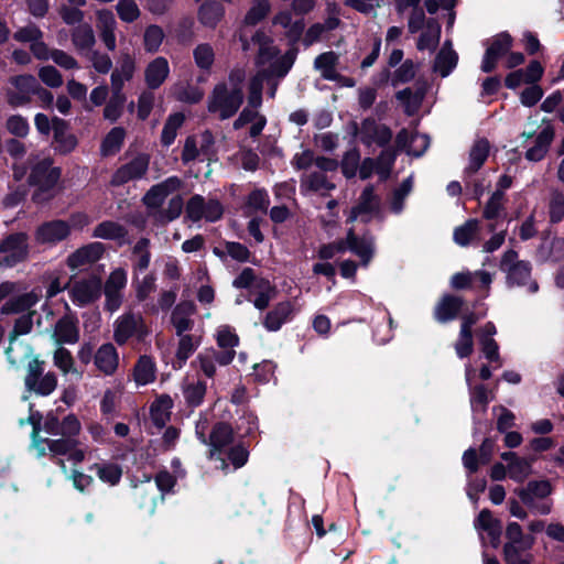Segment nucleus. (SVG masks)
Returning <instances> with one entry per match:
<instances>
[{"label":"nucleus","mask_w":564,"mask_h":564,"mask_svg":"<svg viewBox=\"0 0 564 564\" xmlns=\"http://www.w3.org/2000/svg\"><path fill=\"white\" fill-rule=\"evenodd\" d=\"M246 70L235 67L230 70L227 80L217 83L207 99V109L219 120L235 116L241 107L245 93Z\"/></svg>","instance_id":"nucleus-1"},{"label":"nucleus","mask_w":564,"mask_h":564,"mask_svg":"<svg viewBox=\"0 0 564 564\" xmlns=\"http://www.w3.org/2000/svg\"><path fill=\"white\" fill-rule=\"evenodd\" d=\"M59 170L52 166L50 159H43L32 166L29 184L36 187L33 199L42 203L52 197V189L59 178Z\"/></svg>","instance_id":"nucleus-2"},{"label":"nucleus","mask_w":564,"mask_h":564,"mask_svg":"<svg viewBox=\"0 0 564 564\" xmlns=\"http://www.w3.org/2000/svg\"><path fill=\"white\" fill-rule=\"evenodd\" d=\"M500 269L507 273L509 284L527 285L531 293L539 290L535 281H530L531 264L528 261L519 260L514 250H507L500 261Z\"/></svg>","instance_id":"nucleus-3"},{"label":"nucleus","mask_w":564,"mask_h":564,"mask_svg":"<svg viewBox=\"0 0 564 564\" xmlns=\"http://www.w3.org/2000/svg\"><path fill=\"white\" fill-rule=\"evenodd\" d=\"M7 102L11 107H21L31 102L37 90V80L33 75L22 74L12 76L3 89Z\"/></svg>","instance_id":"nucleus-4"},{"label":"nucleus","mask_w":564,"mask_h":564,"mask_svg":"<svg viewBox=\"0 0 564 564\" xmlns=\"http://www.w3.org/2000/svg\"><path fill=\"white\" fill-rule=\"evenodd\" d=\"M186 218L193 223L206 220L214 223L219 220L224 214L221 203L216 198H205L202 195H193L185 206Z\"/></svg>","instance_id":"nucleus-5"},{"label":"nucleus","mask_w":564,"mask_h":564,"mask_svg":"<svg viewBox=\"0 0 564 564\" xmlns=\"http://www.w3.org/2000/svg\"><path fill=\"white\" fill-rule=\"evenodd\" d=\"M264 74L257 73L249 82L248 86V106L242 109L238 118L234 121V129L238 130L247 123H252L261 115L258 109L262 105V89H263Z\"/></svg>","instance_id":"nucleus-6"},{"label":"nucleus","mask_w":564,"mask_h":564,"mask_svg":"<svg viewBox=\"0 0 564 564\" xmlns=\"http://www.w3.org/2000/svg\"><path fill=\"white\" fill-rule=\"evenodd\" d=\"M207 425V420L200 419L196 424V434L203 444L210 446V458H214L216 454L221 453L225 447L232 443L234 431L228 424L219 422L215 424L209 440H207L205 435Z\"/></svg>","instance_id":"nucleus-7"},{"label":"nucleus","mask_w":564,"mask_h":564,"mask_svg":"<svg viewBox=\"0 0 564 564\" xmlns=\"http://www.w3.org/2000/svg\"><path fill=\"white\" fill-rule=\"evenodd\" d=\"M44 361L33 360L25 373L24 386L28 391L39 395H48L57 387V377L54 372L44 373Z\"/></svg>","instance_id":"nucleus-8"},{"label":"nucleus","mask_w":564,"mask_h":564,"mask_svg":"<svg viewBox=\"0 0 564 564\" xmlns=\"http://www.w3.org/2000/svg\"><path fill=\"white\" fill-rule=\"evenodd\" d=\"M44 361L33 360L25 373L24 386L28 391L39 395H48L57 387V377L54 372L44 373Z\"/></svg>","instance_id":"nucleus-9"},{"label":"nucleus","mask_w":564,"mask_h":564,"mask_svg":"<svg viewBox=\"0 0 564 564\" xmlns=\"http://www.w3.org/2000/svg\"><path fill=\"white\" fill-rule=\"evenodd\" d=\"M147 335L148 328L140 314L127 312L115 321L113 340L118 345H124L133 336H137L139 339H142Z\"/></svg>","instance_id":"nucleus-10"},{"label":"nucleus","mask_w":564,"mask_h":564,"mask_svg":"<svg viewBox=\"0 0 564 564\" xmlns=\"http://www.w3.org/2000/svg\"><path fill=\"white\" fill-rule=\"evenodd\" d=\"M1 263L12 268L29 257L28 236L23 232L11 234L0 242Z\"/></svg>","instance_id":"nucleus-11"},{"label":"nucleus","mask_w":564,"mask_h":564,"mask_svg":"<svg viewBox=\"0 0 564 564\" xmlns=\"http://www.w3.org/2000/svg\"><path fill=\"white\" fill-rule=\"evenodd\" d=\"M127 282L128 276L124 269L117 268L110 272L104 285L105 310L113 313L120 308Z\"/></svg>","instance_id":"nucleus-12"},{"label":"nucleus","mask_w":564,"mask_h":564,"mask_svg":"<svg viewBox=\"0 0 564 564\" xmlns=\"http://www.w3.org/2000/svg\"><path fill=\"white\" fill-rule=\"evenodd\" d=\"M150 158L147 154H139L131 161L121 165L112 175L111 184L119 186L130 181L142 178L149 169Z\"/></svg>","instance_id":"nucleus-13"},{"label":"nucleus","mask_w":564,"mask_h":564,"mask_svg":"<svg viewBox=\"0 0 564 564\" xmlns=\"http://www.w3.org/2000/svg\"><path fill=\"white\" fill-rule=\"evenodd\" d=\"M100 293L101 281L96 276L75 281L69 289L70 299L78 306L93 303L100 296Z\"/></svg>","instance_id":"nucleus-14"},{"label":"nucleus","mask_w":564,"mask_h":564,"mask_svg":"<svg viewBox=\"0 0 564 564\" xmlns=\"http://www.w3.org/2000/svg\"><path fill=\"white\" fill-rule=\"evenodd\" d=\"M232 361L231 351H217L215 349H205L200 351L192 366L195 367L207 378L216 375V362L220 366H227Z\"/></svg>","instance_id":"nucleus-15"},{"label":"nucleus","mask_w":564,"mask_h":564,"mask_svg":"<svg viewBox=\"0 0 564 564\" xmlns=\"http://www.w3.org/2000/svg\"><path fill=\"white\" fill-rule=\"evenodd\" d=\"M47 451L52 456L68 455V459L74 464H79L85 459L86 449L79 447V442L75 438L63 436L62 438L47 440Z\"/></svg>","instance_id":"nucleus-16"},{"label":"nucleus","mask_w":564,"mask_h":564,"mask_svg":"<svg viewBox=\"0 0 564 564\" xmlns=\"http://www.w3.org/2000/svg\"><path fill=\"white\" fill-rule=\"evenodd\" d=\"M52 339L57 345L76 344L79 340L78 319L72 314L62 316L54 325Z\"/></svg>","instance_id":"nucleus-17"},{"label":"nucleus","mask_w":564,"mask_h":564,"mask_svg":"<svg viewBox=\"0 0 564 564\" xmlns=\"http://www.w3.org/2000/svg\"><path fill=\"white\" fill-rule=\"evenodd\" d=\"M104 252L105 246L101 242H91L70 253L66 263L72 270L82 269L98 261Z\"/></svg>","instance_id":"nucleus-18"},{"label":"nucleus","mask_w":564,"mask_h":564,"mask_svg":"<svg viewBox=\"0 0 564 564\" xmlns=\"http://www.w3.org/2000/svg\"><path fill=\"white\" fill-rule=\"evenodd\" d=\"M181 186L182 181L177 176H171L148 191L143 198L144 204L150 208H159L165 198Z\"/></svg>","instance_id":"nucleus-19"},{"label":"nucleus","mask_w":564,"mask_h":564,"mask_svg":"<svg viewBox=\"0 0 564 564\" xmlns=\"http://www.w3.org/2000/svg\"><path fill=\"white\" fill-rule=\"evenodd\" d=\"M554 137L555 131L553 126L549 120L544 119L542 121V129L536 135L534 145L525 152V159L531 162H539L543 160L554 140Z\"/></svg>","instance_id":"nucleus-20"},{"label":"nucleus","mask_w":564,"mask_h":564,"mask_svg":"<svg viewBox=\"0 0 564 564\" xmlns=\"http://www.w3.org/2000/svg\"><path fill=\"white\" fill-rule=\"evenodd\" d=\"M97 30L106 48L113 52L117 47L116 29L117 21L113 13L108 9H100L96 12Z\"/></svg>","instance_id":"nucleus-21"},{"label":"nucleus","mask_w":564,"mask_h":564,"mask_svg":"<svg viewBox=\"0 0 564 564\" xmlns=\"http://www.w3.org/2000/svg\"><path fill=\"white\" fill-rule=\"evenodd\" d=\"M70 234L68 223L64 220H52L41 225L35 234L40 243L55 245L66 239Z\"/></svg>","instance_id":"nucleus-22"},{"label":"nucleus","mask_w":564,"mask_h":564,"mask_svg":"<svg viewBox=\"0 0 564 564\" xmlns=\"http://www.w3.org/2000/svg\"><path fill=\"white\" fill-rule=\"evenodd\" d=\"M360 141L367 145L377 143L378 145H386L392 138L391 130L384 124H378L372 119L362 121L359 130Z\"/></svg>","instance_id":"nucleus-23"},{"label":"nucleus","mask_w":564,"mask_h":564,"mask_svg":"<svg viewBox=\"0 0 564 564\" xmlns=\"http://www.w3.org/2000/svg\"><path fill=\"white\" fill-rule=\"evenodd\" d=\"M475 529L485 532L494 547L500 544L502 525L499 519L495 518L490 510L482 509L474 521Z\"/></svg>","instance_id":"nucleus-24"},{"label":"nucleus","mask_w":564,"mask_h":564,"mask_svg":"<svg viewBox=\"0 0 564 564\" xmlns=\"http://www.w3.org/2000/svg\"><path fill=\"white\" fill-rule=\"evenodd\" d=\"M118 65L111 72V87L123 89L124 83L132 79L135 72V58L129 51H121Z\"/></svg>","instance_id":"nucleus-25"},{"label":"nucleus","mask_w":564,"mask_h":564,"mask_svg":"<svg viewBox=\"0 0 564 564\" xmlns=\"http://www.w3.org/2000/svg\"><path fill=\"white\" fill-rule=\"evenodd\" d=\"M170 75V64L163 56L149 62L144 68V82L149 89L161 87Z\"/></svg>","instance_id":"nucleus-26"},{"label":"nucleus","mask_w":564,"mask_h":564,"mask_svg":"<svg viewBox=\"0 0 564 564\" xmlns=\"http://www.w3.org/2000/svg\"><path fill=\"white\" fill-rule=\"evenodd\" d=\"M380 206V199L375 194L373 186L369 185L362 191L358 204L351 208L348 217L349 221H355L360 216H366V221L369 220L370 216L378 212Z\"/></svg>","instance_id":"nucleus-27"},{"label":"nucleus","mask_w":564,"mask_h":564,"mask_svg":"<svg viewBox=\"0 0 564 564\" xmlns=\"http://www.w3.org/2000/svg\"><path fill=\"white\" fill-rule=\"evenodd\" d=\"M94 364L105 376H112L119 367L116 347L110 343L102 344L94 355Z\"/></svg>","instance_id":"nucleus-28"},{"label":"nucleus","mask_w":564,"mask_h":564,"mask_svg":"<svg viewBox=\"0 0 564 564\" xmlns=\"http://www.w3.org/2000/svg\"><path fill=\"white\" fill-rule=\"evenodd\" d=\"M41 291L32 290L9 299L1 307V314H25L40 301Z\"/></svg>","instance_id":"nucleus-29"},{"label":"nucleus","mask_w":564,"mask_h":564,"mask_svg":"<svg viewBox=\"0 0 564 564\" xmlns=\"http://www.w3.org/2000/svg\"><path fill=\"white\" fill-rule=\"evenodd\" d=\"M195 312L196 306L192 301H183L174 307L171 315V322L178 336L193 328L194 321L192 319V316Z\"/></svg>","instance_id":"nucleus-30"},{"label":"nucleus","mask_w":564,"mask_h":564,"mask_svg":"<svg viewBox=\"0 0 564 564\" xmlns=\"http://www.w3.org/2000/svg\"><path fill=\"white\" fill-rule=\"evenodd\" d=\"M395 144L398 149L405 150L411 155L420 156L429 147V138L425 134H412L406 129H402L395 138Z\"/></svg>","instance_id":"nucleus-31"},{"label":"nucleus","mask_w":564,"mask_h":564,"mask_svg":"<svg viewBox=\"0 0 564 564\" xmlns=\"http://www.w3.org/2000/svg\"><path fill=\"white\" fill-rule=\"evenodd\" d=\"M7 358L13 367H26L29 370L30 364L33 360H40L33 354V349L21 341L9 339V347L6 350Z\"/></svg>","instance_id":"nucleus-32"},{"label":"nucleus","mask_w":564,"mask_h":564,"mask_svg":"<svg viewBox=\"0 0 564 564\" xmlns=\"http://www.w3.org/2000/svg\"><path fill=\"white\" fill-rule=\"evenodd\" d=\"M273 24L284 29V34L292 44L300 40L305 26L303 19H293L291 12L286 10L274 15Z\"/></svg>","instance_id":"nucleus-33"},{"label":"nucleus","mask_w":564,"mask_h":564,"mask_svg":"<svg viewBox=\"0 0 564 564\" xmlns=\"http://www.w3.org/2000/svg\"><path fill=\"white\" fill-rule=\"evenodd\" d=\"M516 492L524 505L533 507L535 499H543L552 494V486L547 480H534Z\"/></svg>","instance_id":"nucleus-34"},{"label":"nucleus","mask_w":564,"mask_h":564,"mask_svg":"<svg viewBox=\"0 0 564 564\" xmlns=\"http://www.w3.org/2000/svg\"><path fill=\"white\" fill-rule=\"evenodd\" d=\"M70 40L73 46L82 56L94 50L96 44L95 32L87 23L74 28L70 32Z\"/></svg>","instance_id":"nucleus-35"},{"label":"nucleus","mask_w":564,"mask_h":564,"mask_svg":"<svg viewBox=\"0 0 564 564\" xmlns=\"http://www.w3.org/2000/svg\"><path fill=\"white\" fill-rule=\"evenodd\" d=\"M420 35L416 42V48L419 51H430L433 52L441 39V25L435 19H429L426 21L425 28L421 29Z\"/></svg>","instance_id":"nucleus-36"},{"label":"nucleus","mask_w":564,"mask_h":564,"mask_svg":"<svg viewBox=\"0 0 564 564\" xmlns=\"http://www.w3.org/2000/svg\"><path fill=\"white\" fill-rule=\"evenodd\" d=\"M339 63V55L333 51L319 54L314 59V68L321 74V77L326 80L339 78L337 66Z\"/></svg>","instance_id":"nucleus-37"},{"label":"nucleus","mask_w":564,"mask_h":564,"mask_svg":"<svg viewBox=\"0 0 564 564\" xmlns=\"http://www.w3.org/2000/svg\"><path fill=\"white\" fill-rule=\"evenodd\" d=\"M348 250L360 258L361 264L367 267L373 256V242L370 239L359 238L352 229L348 230Z\"/></svg>","instance_id":"nucleus-38"},{"label":"nucleus","mask_w":564,"mask_h":564,"mask_svg":"<svg viewBox=\"0 0 564 564\" xmlns=\"http://www.w3.org/2000/svg\"><path fill=\"white\" fill-rule=\"evenodd\" d=\"M463 304L464 301L462 297L453 295L443 296L435 307V318L441 323L454 319L460 311Z\"/></svg>","instance_id":"nucleus-39"},{"label":"nucleus","mask_w":564,"mask_h":564,"mask_svg":"<svg viewBox=\"0 0 564 564\" xmlns=\"http://www.w3.org/2000/svg\"><path fill=\"white\" fill-rule=\"evenodd\" d=\"M207 391L206 382L199 379H185L182 383V392L185 402L189 406H198L202 404Z\"/></svg>","instance_id":"nucleus-40"},{"label":"nucleus","mask_w":564,"mask_h":564,"mask_svg":"<svg viewBox=\"0 0 564 564\" xmlns=\"http://www.w3.org/2000/svg\"><path fill=\"white\" fill-rule=\"evenodd\" d=\"M252 42L258 45V63L265 64L273 61L278 54L279 50L273 44V40L265 34V32L258 30L252 35Z\"/></svg>","instance_id":"nucleus-41"},{"label":"nucleus","mask_w":564,"mask_h":564,"mask_svg":"<svg viewBox=\"0 0 564 564\" xmlns=\"http://www.w3.org/2000/svg\"><path fill=\"white\" fill-rule=\"evenodd\" d=\"M225 15V8L217 1H206L198 10L199 22L210 29H215Z\"/></svg>","instance_id":"nucleus-42"},{"label":"nucleus","mask_w":564,"mask_h":564,"mask_svg":"<svg viewBox=\"0 0 564 564\" xmlns=\"http://www.w3.org/2000/svg\"><path fill=\"white\" fill-rule=\"evenodd\" d=\"M291 314L292 304L288 301L281 302L265 315L263 325L269 332H276L290 318Z\"/></svg>","instance_id":"nucleus-43"},{"label":"nucleus","mask_w":564,"mask_h":564,"mask_svg":"<svg viewBox=\"0 0 564 564\" xmlns=\"http://www.w3.org/2000/svg\"><path fill=\"white\" fill-rule=\"evenodd\" d=\"M173 400L167 394L158 397L150 406V414L158 427H163L171 416Z\"/></svg>","instance_id":"nucleus-44"},{"label":"nucleus","mask_w":564,"mask_h":564,"mask_svg":"<svg viewBox=\"0 0 564 564\" xmlns=\"http://www.w3.org/2000/svg\"><path fill=\"white\" fill-rule=\"evenodd\" d=\"M457 64V54L452 48V43L446 41L436 55L434 70L443 77L447 76Z\"/></svg>","instance_id":"nucleus-45"},{"label":"nucleus","mask_w":564,"mask_h":564,"mask_svg":"<svg viewBox=\"0 0 564 564\" xmlns=\"http://www.w3.org/2000/svg\"><path fill=\"white\" fill-rule=\"evenodd\" d=\"M133 380L137 386H145L155 380V364L148 357L142 356L133 368Z\"/></svg>","instance_id":"nucleus-46"},{"label":"nucleus","mask_w":564,"mask_h":564,"mask_svg":"<svg viewBox=\"0 0 564 564\" xmlns=\"http://www.w3.org/2000/svg\"><path fill=\"white\" fill-rule=\"evenodd\" d=\"M301 188L305 191L326 193L335 188V184L328 181L322 172H312L301 178Z\"/></svg>","instance_id":"nucleus-47"},{"label":"nucleus","mask_w":564,"mask_h":564,"mask_svg":"<svg viewBox=\"0 0 564 564\" xmlns=\"http://www.w3.org/2000/svg\"><path fill=\"white\" fill-rule=\"evenodd\" d=\"M215 50L209 43L197 44L193 50L195 65L203 72L209 74L215 63Z\"/></svg>","instance_id":"nucleus-48"},{"label":"nucleus","mask_w":564,"mask_h":564,"mask_svg":"<svg viewBox=\"0 0 564 564\" xmlns=\"http://www.w3.org/2000/svg\"><path fill=\"white\" fill-rule=\"evenodd\" d=\"M489 142L486 139L477 140L470 149L468 173H476L485 163L489 154Z\"/></svg>","instance_id":"nucleus-49"},{"label":"nucleus","mask_w":564,"mask_h":564,"mask_svg":"<svg viewBox=\"0 0 564 564\" xmlns=\"http://www.w3.org/2000/svg\"><path fill=\"white\" fill-rule=\"evenodd\" d=\"M150 240L148 238H141L132 248L133 271L147 270L150 265Z\"/></svg>","instance_id":"nucleus-50"},{"label":"nucleus","mask_w":564,"mask_h":564,"mask_svg":"<svg viewBox=\"0 0 564 564\" xmlns=\"http://www.w3.org/2000/svg\"><path fill=\"white\" fill-rule=\"evenodd\" d=\"M297 55L296 48L289 50L284 55L280 57H275L269 68V73H264V78L267 76H276V77H284L289 70L292 68L295 58ZM263 74V72H261Z\"/></svg>","instance_id":"nucleus-51"},{"label":"nucleus","mask_w":564,"mask_h":564,"mask_svg":"<svg viewBox=\"0 0 564 564\" xmlns=\"http://www.w3.org/2000/svg\"><path fill=\"white\" fill-rule=\"evenodd\" d=\"M126 96L121 88L111 87V97L104 109V118L113 122L117 121L123 110Z\"/></svg>","instance_id":"nucleus-52"},{"label":"nucleus","mask_w":564,"mask_h":564,"mask_svg":"<svg viewBox=\"0 0 564 564\" xmlns=\"http://www.w3.org/2000/svg\"><path fill=\"white\" fill-rule=\"evenodd\" d=\"M126 138V130L121 127L112 128L102 140L100 152L104 156L116 154Z\"/></svg>","instance_id":"nucleus-53"},{"label":"nucleus","mask_w":564,"mask_h":564,"mask_svg":"<svg viewBox=\"0 0 564 564\" xmlns=\"http://www.w3.org/2000/svg\"><path fill=\"white\" fill-rule=\"evenodd\" d=\"M215 338L221 351H231L234 359L236 356L235 348L239 345V337L235 329L228 325H221L217 328Z\"/></svg>","instance_id":"nucleus-54"},{"label":"nucleus","mask_w":564,"mask_h":564,"mask_svg":"<svg viewBox=\"0 0 564 564\" xmlns=\"http://www.w3.org/2000/svg\"><path fill=\"white\" fill-rule=\"evenodd\" d=\"M251 294L256 296L253 300L254 307L262 311L269 306L270 301L275 296V289L268 280L260 279Z\"/></svg>","instance_id":"nucleus-55"},{"label":"nucleus","mask_w":564,"mask_h":564,"mask_svg":"<svg viewBox=\"0 0 564 564\" xmlns=\"http://www.w3.org/2000/svg\"><path fill=\"white\" fill-rule=\"evenodd\" d=\"M90 469L96 471V475L101 481L110 486L117 485L122 476L121 467L113 463L94 464Z\"/></svg>","instance_id":"nucleus-56"},{"label":"nucleus","mask_w":564,"mask_h":564,"mask_svg":"<svg viewBox=\"0 0 564 564\" xmlns=\"http://www.w3.org/2000/svg\"><path fill=\"white\" fill-rule=\"evenodd\" d=\"M505 209V193L502 191H495L486 203L482 216L487 220L497 221Z\"/></svg>","instance_id":"nucleus-57"},{"label":"nucleus","mask_w":564,"mask_h":564,"mask_svg":"<svg viewBox=\"0 0 564 564\" xmlns=\"http://www.w3.org/2000/svg\"><path fill=\"white\" fill-rule=\"evenodd\" d=\"M184 120L185 117L181 112H176L169 116L161 133V142L165 147H169L174 142L177 131L183 126Z\"/></svg>","instance_id":"nucleus-58"},{"label":"nucleus","mask_w":564,"mask_h":564,"mask_svg":"<svg viewBox=\"0 0 564 564\" xmlns=\"http://www.w3.org/2000/svg\"><path fill=\"white\" fill-rule=\"evenodd\" d=\"M506 539L507 542L505 544L523 545L524 547H532L534 544V538L525 535L518 522H509L507 524Z\"/></svg>","instance_id":"nucleus-59"},{"label":"nucleus","mask_w":564,"mask_h":564,"mask_svg":"<svg viewBox=\"0 0 564 564\" xmlns=\"http://www.w3.org/2000/svg\"><path fill=\"white\" fill-rule=\"evenodd\" d=\"M395 97L403 106L404 111L411 116L420 108L423 100V93L421 90L413 91L411 88H405L398 91Z\"/></svg>","instance_id":"nucleus-60"},{"label":"nucleus","mask_w":564,"mask_h":564,"mask_svg":"<svg viewBox=\"0 0 564 564\" xmlns=\"http://www.w3.org/2000/svg\"><path fill=\"white\" fill-rule=\"evenodd\" d=\"M155 281L156 279L153 274H147L142 279L134 274L132 286L138 302H144L156 290Z\"/></svg>","instance_id":"nucleus-61"},{"label":"nucleus","mask_w":564,"mask_h":564,"mask_svg":"<svg viewBox=\"0 0 564 564\" xmlns=\"http://www.w3.org/2000/svg\"><path fill=\"white\" fill-rule=\"evenodd\" d=\"M478 230L479 221L477 219H469L455 229L454 241L462 247H466L476 237Z\"/></svg>","instance_id":"nucleus-62"},{"label":"nucleus","mask_w":564,"mask_h":564,"mask_svg":"<svg viewBox=\"0 0 564 564\" xmlns=\"http://www.w3.org/2000/svg\"><path fill=\"white\" fill-rule=\"evenodd\" d=\"M523 545L505 544L503 558L507 564H532V556L525 554L527 550Z\"/></svg>","instance_id":"nucleus-63"},{"label":"nucleus","mask_w":564,"mask_h":564,"mask_svg":"<svg viewBox=\"0 0 564 564\" xmlns=\"http://www.w3.org/2000/svg\"><path fill=\"white\" fill-rule=\"evenodd\" d=\"M549 217L552 224L560 223L564 218V193L558 189L550 192Z\"/></svg>","instance_id":"nucleus-64"}]
</instances>
